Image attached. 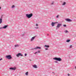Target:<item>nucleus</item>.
<instances>
[{"instance_id": "nucleus-1", "label": "nucleus", "mask_w": 76, "mask_h": 76, "mask_svg": "<svg viewBox=\"0 0 76 76\" xmlns=\"http://www.w3.org/2000/svg\"><path fill=\"white\" fill-rule=\"evenodd\" d=\"M32 16H33V15L32 13H31L30 14H27L26 15V16L27 18H31Z\"/></svg>"}, {"instance_id": "nucleus-2", "label": "nucleus", "mask_w": 76, "mask_h": 76, "mask_svg": "<svg viewBox=\"0 0 76 76\" xmlns=\"http://www.w3.org/2000/svg\"><path fill=\"white\" fill-rule=\"evenodd\" d=\"M53 59H54V60H55L59 61H61V58H53Z\"/></svg>"}, {"instance_id": "nucleus-3", "label": "nucleus", "mask_w": 76, "mask_h": 76, "mask_svg": "<svg viewBox=\"0 0 76 76\" xmlns=\"http://www.w3.org/2000/svg\"><path fill=\"white\" fill-rule=\"evenodd\" d=\"M6 58H7V59H11V58H12V57H11V56L10 55L7 56H6Z\"/></svg>"}, {"instance_id": "nucleus-4", "label": "nucleus", "mask_w": 76, "mask_h": 76, "mask_svg": "<svg viewBox=\"0 0 76 76\" xmlns=\"http://www.w3.org/2000/svg\"><path fill=\"white\" fill-rule=\"evenodd\" d=\"M16 56L17 57H19V56H23V55L20 53H19L16 55Z\"/></svg>"}, {"instance_id": "nucleus-5", "label": "nucleus", "mask_w": 76, "mask_h": 76, "mask_svg": "<svg viewBox=\"0 0 76 76\" xmlns=\"http://www.w3.org/2000/svg\"><path fill=\"white\" fill-rule=\"evenodd\" d=\"M61 26V24H58L57 25V26H56V28H60V27Z\"/></svg>"}, {"instance_id": "nucleus-6", "label": "nucleus", "mask_w": 76, "mask_h": 76, "mask_svg": "<svg viewBox=\"0 0 76 76\" xmlns=\"http://www.w3.org/2000/svg\"><path fill=\"white\" fill-rule=\"evenodd\" d=\"M65 20H66V21H67V22H72V20H71L68 18L66 19Z\"/></svg>"}, {"instance_id": "nucleus-7", "label": "nucleus", "mask_w": 76, "mask_h": 76, "mask_svg": "<svg viewBox=\"0 0 76 76\" xmlns=\"http://www.w3.org/2000/svg\"><path fill=\"white\" fill-rule=\"evenodd\" d=\"M55 23H57V22H52V23L51 24L52 26H54V24H55Z\"/></svg>"}, {"instance_id": "nucleus-8", "label": "nucleus", "mask_w": 76, "mask_h": 76, "mask_svg": "<svg viewBox=\"0 0 76 76\" xmlns=\"http://www.w3.org/2000/svg\"><path fill=\"white\" fill-rule=\"evenodd\" d=\"M35 50H37V49H41V48L39 47H37L36 48H34Z\"/></svg>"}, {"instance_id": "nucleus-9", "label": "nucleus", "mask_w": 76, "mask_h": 76, "mask_svg": "<svg viewBox=\"0 0 76 76\" xmlns=\"http://www.w3.org/2000/svg\"><path fill=\"white\" fill-rule=\"evenodd\" d=\"M10 69L11 70H15L16 69V68H10Z\"/></svg>"}, {"instance_id": "nucleus-10", "label": "nucleus", "mask_w": 76, "mask_h": 76, "mask_svg": "<svg viewBox=\"0 0 76 76\" xmlns=\"http://www.w3.org/2000/svg\"><path fill=\"white\" fill-rule=\"evenodd\" d=\"M35 36H34V37H32L31 38V41H33V40H34V39H35Z\"/></svg>"}, {"instance_id": "nucleus-11", "label": "nucleus", "mask_w": 76, "mask_h": 76, "mask_svg": "<svg viewBox=\"0 0 76 76\" xmlns=\"http://www.w3.org/2000/svg\"><path fill=\"white\" fill-rule=\"evenodd\" d=\"M7 25L3 27V29H6V28H7Z\"/></svg>"}, {"instance_id": "nucleus-12", "label": "nucleus", "mask_w": 76, "mask_h": 76, "mask_svg": "<svg viewBox=\"0 0 76 76\" xmlns=\"http://www.w3.org/2000/svg\"><path fill=\"white\" fill-rule=\"evenodd\" d=\"M2 23V18H0V24Z\"/></svg>"}, {"instance_id": "nucleus-13", "label": "nucleus", "mask_w": 76, "mask_h": 76, "mask_svg": "<svg viewBox=\"0 0 76 76\" xmlns=\"http://www.w3.org/2000/svg\"><path fill=\"white\" fill-rule=\"evenodd\" d=\"M33 67H34V68H37V66H36L35 65H34L33 66Z\"/></svg>"}, {"instance_id": "nucleus-14", "label": "nucleus", "mask_w": 76, "mask_h": 76, "mask_svg": "<svg viewBox=\"0 0 76 76\" xmlns=\"http://www.w3.org/2000/svg\"><path fill=\"white\" fill-rule=\"evenodd\" d=\"M45 47H47V48H48L49 47V46L48 45H45Z\"/></svg>"}, {"instance_id": "nucleus-15", "label": "nucleus", "mask_w": 76, "mask_h": 76, "mask_svg": "<svg viewBox=\"0 0 76 76\" xmlns=\"http://www.w3.org/2000/svg\"><path fill=\"white\" fill-rule=\"evenodd\" d=\"M15 47H19V45H15Z\"/></svg>"}, {"instance_id": "nucleus-16", "label": "nucleus", "mask_w": 76, "mask_h": 76, "mask_svg": "<svg viewBox=\"0 0 76 76\" xmlns=\"http://www.w3.org/2000/svg\"><path fill=\"white\" fill-rule=\"evenodd\" d=\"M25 75H28V72H27L26 73Z\"/></svg>"}, {"instance_id": "nucleus-17", "label": "nucleus", "mask_w": 76, "mask_h": 76, "mask_svg": "<svg viewBox=\"0 0 76 76\" xmlns=\"http://www.w3.org/2000/svg\"><path fill=\"white\" fill-rule=\"evenodd\" d=\"M65 4H66V2H64L62 4V5H65Z\"/></svg>"}, {"instance_id": "nucleus-18", "label": "nucleus", "mask_w": 76, "mask_h": 76, "mask_svg": "<svg viewBox=\"0 0 76 76\" xmlns=\"http://www.w3.org/2000/svg\"><path fill=\"white\" fill-rule=\"evenodd\" d=\"M13 7H15V5H13L12 6V8H13Z\"/></svg>"}, {"instance_id": "nucleus-19", "label": "nucleus", "mask_w": 76, "mask_h": 76, "mask_svg": "<svg viewBox=\"0 0 76 76\" xmlns=\"http://www.w3.org/2000/svg\"><path fill=\"white\" fill-rule=\"evenodd\" d=\"M65 32H66V33H67V32H68V31L67 30H66L65 31Z\"/></svg>"}, {"instance_id": "nucleus-20", "label": "nucleus", "mask_w": 76, "mask_h": 76, "mask_svg": "<svg viewBox=\"0 0 76 76\" xmlns=\"http://www.w3.org/2000/svg\"><path fill=\"white\" fill-rule=\"evenodd\" d=\"M70 41V40H66V42H69Z\"/></svg>"}, {"instance_id": "nucleus-21", "label": "nucleus", "mask_w": 76, "mask_h": 76, "mask_svg": "<svg viewBox=\"0 0 76 76\" xmlns=\"http://www.w3.org/2000/svg\"><path fill=\"white\" fill-rule=\"evenodd\" d=\"M51 4H54V2H52Z\"/></svg>"}, {"instance_id": "nucleus-22", "label": "nucleus", "mask_w": 76, "mask_h": 76, "mask_svg": "<svg viewBox=\"0 0 76 76\" xmlns=\"http://www.w3.org/2000/svg\"><path fill=\"white\" fill-rule=\"evenodd\" d=\"M63 26H64V27H66V25H63Z\"/></svg>"}, {"instance_id": "nucleus-23", "label": "nucleus", "mask_w": 76, "mask_h": 76, "mask_svg": "<svg viewBox=\"0 0 76 76\" xmlns=\"http://www.w3.org/2000/svg\"><path fill=\"white\" fill-rule=\"evenodd\" d=\"M25 56H27V54L26 53L25 54Z\"/></svg>"}, {"instance_id": "nucleus-24", "label": "nucleus", "mask_w": 76, "mask_h": 76, "mask_svg": "<svg viewBox=\"0 0 76 76\" xmlns=\"http://www.w3.org/2000/svg\"><path fill=\"white\" fill-rule=\"evenodd\" d=\"M56 18H58V15L57 16Z\"/></svg>"}, {"instance_id": "nucleus-25", "label": "nucleus", "mask_w": 76, "mask_h": 76, "mask_svg": "<svg viewBox=\"0 0 76 76\" xmlns=\"http://www.w3.org/2000/svg\"><path fill=\"white\" fill-rule=\"evenodd\" d=\"M72 47V45H71L70 46V48H71Z\"/></svg>"}, {"instance_id": "nucleus-26", "label": "nucleus", "mask_w": 76, "mask_h": 76, "mask_svg": "<svg viewBox=\"0 0 76 76\" xmlns=\"http://www.w3.org/2000/svg\"><path fill=\"white\" fill-rule=\"evenodd\" d=\"M37 53H38V52H36V53H34V54H37Z\"/></svg>"}, {"instance_id": "nucleus-27", "label": "nucleus", "mask_w": 76, "mask_h": 76, "mask_svg": "<svg viewBox=\"0 0 76 76\" xmlns=\"http://www.w3.org/2000/svg\"><path fill=\"white\" fill-rule=\"evenodd\" d=\"M40 51H38V53H40Z\"/></svg>"}, {"instance_id": "nucleus-28", "label": "nucleus", "mask_w": 76, "mask_h": 76, "mask_svg": "<svg viewBox=\"0 0 76 76\" xmlns=\"http://www.w3.org/2000/svg\"><path fill=\"white\" fill-rule=\"evenodd\" d=\"M45 50H48V48H46L45 49Z\"/></svg>"}, {"instance_id": "nucleus-29", "label": "nucleus", "mask_w": 76, "mask_h": 76, "mask_svg": "<svg viewBox=\"0 0 76 76\" xmlns=\"http://www.w3.org/2000/svg\"><path fill=\"white\" fill-rule=\"evenodd\" d=\"M68 76H70V75H69V74H68Z\"/></svg>"}, {"instance_id": "nucleus-30", "label": "nucleus", "mask_w": 76, "mask_h": 76, "mask_svg": "<svg viewBox=\"0 0 76 76\" xmlns=\"http://www.w3.org/2000/svg\"><path fill=\"white\" fill-rule=\"evenodd\" d=\"M38 26V24H36V26Z\"/></svg>"}, {"instance_id": "nucleus-31", "label": "nucleus", "mask_w": 76, "mask_h": 76, "mask_svg": "<svg viewBox=\"0 0 76 76\" xmlns=\"http://www.w3.org/2000/svg\"><path fill=\"white\" fill-rule=\"evenodd\" d=\"M2 60V58L0 59V61L1 60Z\"/></svg>"}, {"instance_id": "nucleus-32", "label": "nucleus", "mask_w": 76, "mask_h": 76, "mask_svg": "<svg viewBox=\"0 0 76 76\" xmlns=\"http://www.w3.org/2000/svg\"><path fill=\"white\" fill-rule=\"evenodd\" d=\"M1 9V7H0V10Z\"/></svg>"}, {"instance_id": "nucleus-33", "label": "nucleus", "mask_w": 76, "mask_h": 76, "mask_svg": "<svg viewBox=\"0 0 76 76\" xmlns=\"http://www.w3.org/2000/svg\"><path fill=\"white\" fill-rule=\"evenodd\" d=\"M36 28H38V27Z\"/></svg>"}, {"instance_id": "nucleus-34", "label": "nucleus", "mask_w": 76, "mask_h": 76, "mask_svg": "<svg viewBox=\"0 0 76 76\" xmlns=\"http://www.w3.org/2000/svg\"><path fill=\"white\" fill-rule=\"evenodd\" d=\"M75 69H76V66L75 67Z\"/></svg>"}]
</instances>
